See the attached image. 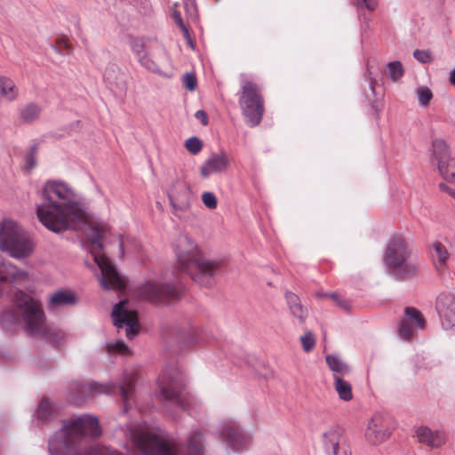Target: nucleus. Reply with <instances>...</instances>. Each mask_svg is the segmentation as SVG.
<instances>
[{
    "label": "nucleus",
    "instance_id": "obj_1",
    "mask_svg": "<svg viewBox=\"0 0 455 455\" xmlns=\"http://www.w3.org/2000/svg\"><path fill=\"white\" fill-rule=\"evenodd\" d=\"M38 194L41 198V202L36 204L38 221L56 234L84 230L88 239V250L101 272V286L108 290L122 289L124 280L103 251L110 228L105 223L93 220L77 190L66 181L50 180L43 184Z\"/></svg>",
    "mask_w": 455,
    "mask_h": 455
},
{
    "label": "nucleus",
    "instance_id": "obj_2",
    "mask_svg": "<svg viewBox=\"0 0 455 455\" xmlns=\"http://www.w3.org/2000/svg\"><path fill=\"white\" fill-rule=\"evenodd\" d=\"M178 268L202 286H211L220 263L205 258L196 241L186 234L180 235L174 243Z\"/></svg>",
    "mask_w": 455,
    "mask_h": 455
},
{
    "label": "nucleus",
    "instance_id": "obj_3",
    "mask_svg": "<svg viewBox=\"0 0 455 455\" xmlns=\"http://www.w3.org/2000/svg\"><path fill=\"white\" fill-rule=\"evenodd\" d=\"M35 249L31 236L15 220L5 219L0 222V250L20 259L30 256Z\"/></svg>",
    "mask_w": 455,
    "mask_h": 455
},
{
    "label": "nucleus",
    "instance_id": "obj_4",
    "mask_svg": "<svg viewBox=\"0 0 455 455\" xmlns=\"http://www.w3.org/2000/svg\"><path fill=\"white\" fill-rule=\"evenodd\" d=\"M14 304L29 335L50 339L44 312L36 299L19 291L15 293Z\"/></svg>",
    "mask_w": 455,
    "mask_h": 455
},
{
    "label": "nucleus",
    "instance_id": "obj_5",
    "mask_svg": "<svg viewBox=\"0 0 455 455\" xmlns=\"http://www.w3.org/2000/svg\"><path fill=\"white\" fill-rule=\"evenodd\" d=\"M385 263L396 275L404 277L417 273L419 267L416 257L401 237L390 240L385 253Z\"/></svg>",
    "mask_w": 455,
    "mask_h": 455
},
{
    "label": "nucleus",
    "instance_id": "obj_6",
    "mask_svg": "<svg viewBox=\"0 0 455 455\" xmlns=\"http://www.w3.org/2000/svg\"><path fill=\"white\" fill-rule=\"evenodd\" d=\"M157 385L162 399L188 410L193 398L184 393V381L177 369L166 370L158 379Z\"/></svg>",
    "mask_w": 455,
    "mask_h": 455
},
{
    "label": "nucleus",
    "instance_id": "obj_7",
    "mask_svg": "<svg viewBox=\"0 0 455 455\" xmlns=\"http://www.w3.org/2000/svg\"><path fill=\"white\" fill-rule=\"evenodd\" d=\"M130 439L142 455H177L172 445L164 442L146 427L131 430Z\"/></svg>",
    "mask_w": 455,
    "mask_h": 455
},
{
    "label": "nucleus",
    "instance_id": "obj_8",
    "mask_svg": "<svg viewBox=\"0 0 455 455\" xmlns=\"http://www.w3.org/2000/svg\"><path fill=\"white\" fill-rule=\"evenodd\" d=\"M239 103L246 122L251 126L258 125L261 121L264 107L258 88L251 82H243Z\"/></svg>",
    "mask_w": 455,
    "mask_h": 455
},
{
    "label": "nucleus",
    "instance_id": "obj_9",
    "mask_svg": "<svg viewBox=\"0 0 455 455\" xmlns=\"http://www.w3.org/2000/svg\"><path fill=\"white\" fill-rule=\"evenodd\" d=\"M218 433L228 453H242L250 447V436L235 420L223 421L219 427Z\"/></svg>",
    "mask_w": 455,
    "mask_h": 455
},
{
    "label": "nucleus",
    "instance_id": "obj_10",
    "mask_svg": "<svg viewBox=\"0 0 455 455\" xmlns=\"http://www.w3.org/2000/svg\"><path fill=\"white\" fill-rule=\"evenodd\" d=\"M114 324L116 328H125V336L132 339L140 331V323L137 312L132 309L127 300L117 303L111 314Z\"/></svg>",
    "mask_w": 455,
    "mask_h": 455
},
{
    "label": "nucleus",
    "instance_id": "obj_11",
    "mask_svg": "<svg viewBox=\"0 0 455 455\" xmlns=\"http://www.w3.org/2000/svg\"><path fill=\"white\" fill-rule=\"evenodd\" d=\"M140 295L153 304H168L179 297L178 290L172 285L164 283L161 280L147 281L140 287Z\"/></svg>",
    "mask_w": 455,
    "mask_h": 455
},
{
    "label": "nucleus",
    "instance_id": "obj_12",
    "mask_svg": "<svg viewBox=\"0 0 455 455\" xmlns=\"http://www.w3.org/2000/svg\"><path fill=\"white\" fill-rule=\"evenodd\" d=\"M433 161L441 177L448 182L455 183V178L449 176L455 173V151H451L444 141L436 140L433 143Z\"/></svg>",
    "mask_w": 455,
    "mask_h": 455
},
{
    "label": "nucleus",
    "instance_id": "obj_13",
    "mask_svg": "<svg viewBox=\"0 0 455 455\" xmlns=\"http://www.w3.org/2000/svg\"><path fill=\"white\" fill-rule=\"evenodd\" d=\"M322 445L325 455H349L344 430L332 425L322 434Z\"/></svg>",
    "mask_w": 455,
    "mask_h": 455
},
{
    "label": "nucleus",
    "instance_id": "obj_14",
    "mask_svg": "<svg viewBox=\"0 0 455 455\" xmlns=\"http://www.w3.org/2000/svg\"><path fill=\"white\" fill-rule=\"evenodd\" d=\"M231 157L225 150L212 153L200 166L199 172L203 179H207L212 174H220L228 170Z\"/></svg>",
    "mask_w": 455,
    "mask_h": 455
},
{
    "label": "nucleus",
    "instance_id": "obj_15",
    "mask_svg": "<svg viewBox=\"0 0 455 455\" xmlns=\"http://www.w3.org/2000/svg\"><path fill=\"white\" fill-rule=\"evenodd\" d=\"M436 309L444 329H450L455 325V293H441L436 299Z\"/></svg>",
    "mask_w": 455,
    "mask_h": 455
},
{
    "label": "nucleus",
    "instance_id": "obj_16",
    "mask_svg": "<svg viewBox=\"0 0 455 455\" xmlns=\"http://www.w3.org/2000/svg\"><path fill=\"white\" fill-rule=\"evenodd\" d=\"M389 435L386 418L380 413L374 414L367 424L366 440L371 444H379L385 442Z\"/></svg>",
    "mask_w": 455,
    "mask_h": 455
},
{
    "label": "nucleus",
    "instance_id": "obj_17",
    "mask_svg": "<svg viewBox=\"0 0 455 455\" xmlns=\"http://www.w3.org/2000/svg\"><path fill=\"white\" fill-rule=\"evenodd\" d=\"M418 443L431 449H438L445 444L447 437L441 429H431L427 426H419L415 428L414 435Z\"/></svg>",
    "mask_w": 455,
    "mask_h": 455
},
{
    "label": "nucleus",
    "instance_id": "obj_18",
    "mask_svg": "<svg viewBox=\"0 0 455 455\" xmlns=\"http://www.w3.org/2000/svg\"><path fill=\"white\" fill-rule=\"evenodd\" d=\"M28 279V274L0 254V281L20 283Z\"/></svg>",
    "mask_w": 455,
    "mask_h": 455
},
{
    "label": "nucleus",
    "instance_id": "obj_19",
    "mask_svg": "<svg viewBox=\"0 0 455 455\" xmlns=\"http://www.w3.org/2000/svg\"><path fill=\"white\" fill-rule=\"evenodd\" d=\"M285 299L290 314L298 320L299 323H304L307 318L308 312L305 307L299 296L291 291L285 292Z\"/></svg>",
    "mask_w": 455,
    "mask_h": 455
},
{
    "label": "nucleus",
    "instance_id": "obj_20",
    "mask_svg": "<svg viewBox=\"0 0 455 455\" xmlns=\"http://www.w3.org/2000/svg\"><path fill=\"white\" fill-rule=\"evenodd\" d=\"M116 385L113 382L108 384H100L98 382H90L86 384H82L79 387L78 392L83 394V397H84V394L87 393V396L96 395L100 394H109ZM73 401L75 403H80L84 398L80 399L79 397L73 396Z\"/></svg>",
    "mask_w": 455,
    "mask_h": 455
},
{
    "label": "nucleus",
    "instance_id": "obj_21",
    "mask_svg": "<svg viewBox=\"0 0 455 455\" xmlns=\"http://www.w3.org/2000/svg\"><path fill=\"white\" fill-rule=\"evenodd\" d=\"M447 248L440 242L434 243L432 246V259L434 265L439 274H443L449 259Z\"/></svg>",
    "mask_w": 455,
    "mask_h": 455
},
{
    "label": "nucleus",
    "instance_id": "obj_22",
    "mask_svg": "<svg viewBox=\"0 0 455 455\" xmlns=\"http://www.w3.org/2000/svg\"><path fill=\"white\" fill-rule=\"evenodd\" d=\"M77 301L76 293L69 290H60L52 293L49 299L50 307L75 305Z\"/></svg>",
    "mask_w": 455,
    "mask_h": 455
},
{
    "label": "nucleus",
    "instance_id": "obj_23",
    "mask_svg": "<svg viewBox=\"0 0 455 455\" xmlns=\"http://www.w3.org/2000/svg\"><path fill=\"white\" fill-rule=\"evenodd\" d=\"M19 97V88L9 76L0 75V100L15 101Z\"/></svg>",
    "mask_w": 455,
    "mask_h": 455
},
{
    "label": "nucleus",
    "instance_id": "obj_24",
    "mask_svg": "<svg viewBox=\"0 0 455 455\" xmlns=\"http://www.w3.org/2000/svg\"><path fill=\"white\" fill-rule=\"evenodd\" d=\"M204 439L200 430L193 431L185 447L186 455H204Z\"/></svg>",
    "mask_w": 455,
    "mask_h": 455
},
{
    "label": "nucleus",
    "instance_id": "obj_25",
    "mask_svg": "<svg viewBox=\"0 0 455 455\" xmlns=\"http://www.w3.org/2000/svg\"><path fill=\"white\" fill-rule=\"evenodd\" d=\"M41 112L42 108L40 106L29 103L20 110L19 117L21 123L31 124L39 118Z\"/></svg>",
    "mask_w": 455,
    "mask_h": 455
},
{
    "label": "nucleus",
    "instance_id": "obj_26",
    "mask_svg": "<svg viewBox=\"0 0 455 455\" xmlns=\"http://www.w3.org/2000/svg\"><path fill=\"white\" fill-rule=\"evenodd\" d=\"M134 374L132 372H125L124 379L120 382L121 396L124 402V411H128L129 399L132 396Z\"/></svg>",
    "mask_w": 455,
    "mask_h": 455
},
{
    "label": "nucleus",
    "instance_id": "obj_27",
    "mask_svg": "<svg viewBox=\"0 0 455 455\" xmlns=\"http://www.w3.org/2000/svg\"><path fill=\"white\" fill-rule=\"evenodd\" d=\"M334 387L341 400L347 402L353 398L351 385L341 377L335 376Z\"/></svg>",
    "mask_w": 455,
    "mask_h": 455
},
{
    "label": "nucleus",
    "instance_id": "obj_28",
    "mask_svg": "<svg viewBox=\"0 0 455 455\" xmlns=\"http://www.w3.org/2000/svg\"><path fill=\"white\" fill-rule=\"evenodd\" d=\"M326 363L331 369V371L334 372L335 376H343L349 371V368L346 363H344L339 356L337 355H327Z\"/></svg>",
    "mask_w": 455,
    "mask_h": 455
},
{
    "label": "nucleus",
    "instance_id": "obj_29",
    "mask_svg": "<svg viewBox=\"0 0 455 455\" xmlns=\"http://www.w3.org/2000/svg\"><path fill=\"white\" fill-rule=\"evenodd\" d=\"M140 63L148 70L156 73V75L163 76V77H172V74H165L161 65L157 64L155 60H152L150 56L148 54H144L143 56H140L139 60Z\"/></svg>",
    "mask_w": 455,
    "mask_h": 455
},
{
    "label": "nucleus",
    "instance_id": "obj_30",
    "mask_svg": "<svg viewBox=\"0 0 455 455\" xmlns=\"http://www.w3.org/2000/svg\"><path fill=\"white\" fill-rule=\"evenodd\" d=\"M124 74H120L119 70L114 67L106 68L104 72V79L110 85L116 87H123L124 85Z\"/></svg>",
    "mask_w": 455,
    "mask_h": 455
},
{
    "label": "nucleus",
    "instance_id": "obj_31",
    "mask_svg": "<svg viewBox=\"0 0 455 455\" xmlns=\"http://www.w3.org/2000/svg\"><path fill=\"white\" fill-rule=\"evenodd\" d=\"M405 316L410 323H411L415 329H423L425 327V319L419 311L413 307H407L405 309Z\"/></svg>",
    "mask_w": 455,
    "mask_h": 455
},
{
    "label": "nucleus",
    "instance_id": "obj_32",
    "mask_svg": "<svg viewBox=\"0 0 455 455\" xmlns=\"http://www.w3.org/2000/svg\"><path fill=\"white\" fill-rule=\"evenodd\" d=\"M386 72L393 82H397L404 73L403 64L398 61H390L387 65Z\"/></svg>",
    "mask_w": 455,
    "mask_h": 455
},
{
    "label": "nucleus",
    "instance_id": "obj_33",
    "mask_svg": "<svg viewBox=\"0 0 455 455\" xmlns=\"http://www.w3.org/2000/svg\"><path fill=\"white\" fill-rule=\"evenodd\" d=\"M416 95H417L419 105L423 108L427 107L433 98V93H432L431 90L426 86L419 87L416 90Z\"/></svg>",
    "mask_w": 455,
    "mask_h": 455
},
{
    "label": "nucleus",
    "instance_id": "obj_34",
    "mask_svg": "<svg viewBox=\"0 0 455 455\" xmlns=\"http://www.w3.org/2000/svg\"><path fill=\"white\" fill-rule=\"evenodd\" d=\"M107 350L110 354H119L122 355H128L131 354L129 347L123 341L108 342L107 344Z\"/></svg>",
    "mask_w": 455,
    "mask_h": 455
},
{
    "label": "nucleus",
    "instance_id": "obj_35",
    "mask_svg": "<svg viewBox=\"0 0 455 455\" xmlns=\"http://www.w3.org/2000/svg\"><path fill=\"white\" fill-rule=\"evenodd\" d=\"M53 411L52 405L46 398L42 399L36 410V416L41 419H46Z\"/></svg>",
    "mask_w": 455,
    "mask_h": 455
},
{
    "label": "nucleus",
    "instance_id": "obj_36",
    "mask_svg": "<svg viewBox=\"0 0 455 455\" xmlns=\"http://www.w3.org/2000/svg\"><path fill=\"white\" fill-rule=\"evenodd\" d=\"M185 148L189 153L197 155L202 150L203 143L197 137H191L185 141Z\"/></svg>",
    "mask_w": 455,
    "mask_h": 455
},
{
    "label": "nucleus",
    "instance_id": "obj_37",
    "mask_svg": "<svg viewBox=\"0 0 455 455\" xmlns=\"http://www.w3.org/2000/svg\"><path fill=\"white\" fill-rule=\"evenodd\" d=\"M202 201L204 204L210 210H214L218 206V199L212 192H204L202 194Z\"/></svg>",
    "mask_w": 455,
    "mask_h": 455
},
{
    "label": "nucleus",
    "instance_id": "obj_38",
    "mask_svg": "<svg viewBox=\"0 0 455 455\" xmlns=\"http://www.w3.org/2000/svg\"><path fill=\"white\" fill-rule=\"evenodd\" d=\"M300 342L304 351L309 352L315 345V339L311 331H307L300 337Z\"/></svg>",
    "mask_w": 455,
    "mask_h": 455
},
{
    "label": "nucleus",
    "instance_id": "obj_39",
    "mask_svg": "<svg viewBox=\"0 0 455 455\" xmlns=\"http://www.w3.org/2000/svg\"><path fill=\"white\" fill-rule=\"evenodd\" d=\"M182 84L187 90L190 92L195 91L197 86V79L196 74L192 72L185 74L182 77Z\"/></svg>",
    "mask_w": 455,
    "mask_h": 455
},
{
    "label": "nucleus",
    "instance_id": "obj_40",
    "mask_svg": "<svg viewBox=\"0 0 455 455\" xmlns=\"http://www.w3.org/2000/svg\"><path fill=\"white\" fill-rule=\"evenodd\" d=\"M415 327L410 323L407 320H403L401 322L399 326L400 335L403 338L409 339L412 337L414 333Z\"/></svg>",
    "mask_w": 455,
    "mask_h": 455
},
{
    "label": "nucleus",
    "instance_id": "obj_41",
    "mask_svg": "<svg viewBox=\"0 0 455 455\" xmlns=\"http://www.w3.org/2000/svg\"><path fill=\"white\" fill-rule=\"evenodd\" d=\"M413 56L421 63H429L433 60L431 52L428 50H415Z\"/></svg>",
    "mask_w": 455,
    "mask_h": 455
},
{
    "label": "nucleus",
    "instance_id": "obj_42",
    "mask_svg": "<svg viewBox=\"0 0 455 455\" xmlns=\"http://www.w3.org/2000/svg\"><path fill=\"white\" fill-rule=\"evenodd\" d=\"M173 19H174L175 22L178 24V26L182 29V31L184 32L185 36H187L188 34V31L186 26L183 23V20H182L180 13L178 12H173Z\"/></svg>",
    "mask_w": 455,
    "mask_h": 455
},
{
    "label": "nucleus",
    "instance_id": "obj_43",
    "mask_svg": "<svg viewBox=\"0 0 455 455\" xmlns=\"http://www.w3.org/2000/svg\"><path fill=\"white\" fill-rule=\"evenodd\" d=\"M180 188L181 189L184 197V200L181 203L183 206H187L188 205V197L190 196L189 188L186 184H180Z\"/></svg>",
    "mask_w": 455,
    "mask_h": 455
},
{
    "label": "nucleus",
    "instance_id": "obj_44",
    "mask_svg": "<svg viewBox=\"0 0 455 455\" xmlns=\"http://www.w3.org/2000/svg\"><path fill=\"white\" fill-rule=\"evenodd\" d=\"M132 51L136 53L138 60H140V56H143L145 54L143 52V44L140 41L134 42Z\"/></svg>",
    "mask_w": 455,
    "mask_h": 455
},
{
    "label": "nucleus",
    "instance_id": "obj_45",
    "mask_svg": "<svg viewBox=\"0 0 455 455\" xmlns=\"http://www.w3.org/2000/svg\"><path fill=\"white\" fill-rule=\"evenodd\" d=\"M195 116L201 121L202 124L204 125H207L208 124V117H207V115L205 113V111L204 110H197L196 112V115Z\"/></svg>",
    "mask_w": 455,
    "mask_h": 455
},
{
    "label": "nucleus",
    "instance_id": "obj_46",
    "mask_svg": "<svg viewBox=\"0 0 455 455\" xmlns=\"http://www.w3.org/2000/svg\"><path fill=\"white\" fill-rule=\"evenodd\" d=\"M316 295H317L318 297H331V298H332L333 299H335V300L337 301V303H338L340 307H344V308H346V309L347 308V307L346 303H343V302L339 301L336 294L317 293Z\"/></svg>",
    "mask_w": 455,
    "mask_h": 455
},
{
    "label": "nucleus",
    "instance_id": "obj_47",
    "mask_svg": "<svg viewBox=\"0 0 455 455\" xmlns=\"http://www.w3.org/2000/svg\"><path fill=\"white\" fill-rule=\"evenodd\" d=\"M363 5L370 11H374L377 7V0H362Z\"/></svg>",
    "mask_w": 455,
    "mask_h": 455
},
{
    "label": "nucleus",
    "instance_id": "obj_48",
    "mask_svg": "<svg viewBox=\"0 0 455 455\" xmlns=\"http://www.w3.org/2000/svg\"><path fill=\"white\" fill-rule=\"evenodd\" d=\"M26 162L28 169H33L36 165V160L33 155H29Z\"/></svg>",
    "mask_w": 455,
    "mask_h": 455
},
{
    "label": "nucleus",
    "instance_id": "obj_49",
    "mask_svg": "<svg viewBox=\"0 0 455 455\" xmlns=\"http://www.w3.org/2000/svg\"><path fill=\"white\" fill-rule=\"evenodd\" d=\"M100 455H121V454L115 450H110L109 448L105 447L100 450Z\"/></svg>",
    "mask_w": 455,
    "mask_h": 455
},
{
    "label": "nucleus",
    "instance_id": "obj_50",
    "mask_svg": "<svg viewBox=\"0 0 455 455\" xmlns=\"http://www.w3.org/2000/svg\"><path fill=\"white\" fill-rule=\"evenodd\" d=\"M439 188L441 190L445 191V192L451 194V196H455V193H453L451 191V189L449 188V186L446 185L445 183H440Z\"/></svg>",
    "mask_w": 455,
    "mask_h": 455
},
{
    "label": "nucleus",
    "instance_id": "obj_51",
    "mask_svg": "<svg viewBox=\"0 0 455 455\" xmlns=\"http://www.w3.org/2000/svg\"><path fill=\"white\" fill-rule=\"evenodd\" d=\"M449 81L451 84L455 85V68L450 72Z\"/></svg>",
    "mask_w": 455,
    "mask_h": 455
},
{
    "label": "nucleus",
    "instance_id": "obj_52",
    "mask_svg": "<svg viewBox=\"0 0 455 455\" xmlns=\"http://www.w3.org/2000/svg\"><path fill=\"white\" fill-rule=\"evenodd\" d=\"M60 45H63L64 47H69L68 43L65 39H60L58 41Z\"/></svg>",
    "mask_w": 455,
    "mask_h": 455
},
{
    "label": "nucleus",
    "instance_id": "obj_53",
    "mask_svg": "<svg viewBox=\"0 0 455 455\" xmlns=\"http://www.w3.org/2000/svg\"><path fill=\"white\" fill-rule=\"evenodd\" d=\"M449 176L455 178V173H451Z\"/></svg>",
    "mask_w": 455,
    "mask_h": 455
},
{
    "label": "nucleus",
    "instance_id": "obj_54",
    "mask_svg": "<svg viewBox=\"0 0 455 455\" xmlns=\"http://www.w3.org/2000/svg\"><path fill=\"white\" fill-rule=\"evenodd\" d=\"M172 197H175L177 200L179 199V198H178L179 196H175V195H172Z\"/></svg>",
    "mask_w": 455,
    "mask_h": 455
}]
</instances>
